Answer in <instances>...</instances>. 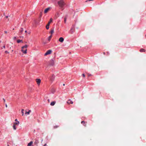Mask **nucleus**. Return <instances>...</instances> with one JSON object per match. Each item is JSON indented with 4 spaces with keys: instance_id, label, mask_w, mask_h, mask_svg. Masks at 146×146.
I'll list each match as a JSON object with an SVG mask.
<instances>
[{
    "instance_id": "2f4dec72",
    "label": "nucleus",
    "mask_w": 146,
    "mask_h": 146,
    "mask_svg": "<svg viewBox=\"0 0 146 146\" xmlns=\"http://www.w3.org/2000/svg\"><path fill=\"white\" fill-rule=\"evenodd\" d=\"M15 121H17V119H16L15 120Z\"/></svg>"
},
{
    "instance_id": "58836bf2",
    "label": "nucleus",
    "mask_w": 146,
    "mask_h": 146,
    "mask_svg": "<svg viewBox=\"0 0 146 146\" xmlns=\"http://www.w3.org/2000/svg\"><path fill=\"white\" fill-rule=\"evenodd\" d=\"M27 32V31H25V32H26V33Z\"/></svg>"
},
{
    "instance_id": "ea45409f",
    "label": "nucleus",
    "mask_w": 146,
    "mask_h": 146,
    "mask_svg": "<svg viewBox=\"0 0 146 146\" xmlns=\"http://www.w3.org/2000/svg\"><path fill=\"white\" fill-rule=\"evenodd\" d=\"M64 85H65V84H63V86H64Z\"/></svg>"
},
{
    "instance_id": "e433bc0d",
    "label": "nucleus",
    "mask_w": 146,
    "mask_h": 146,
    "mask_svg": "<svg viewBox=\"0 0 146 146\" xmlns=\"http://www.w3.org/2000/svg\"><path fill=\"white\" fill-rule=\"evenodd\" d=\"M9 19H10L9 18L8 19V21H10Z\"/></svg>"
},
{
    "instance_id": "f3484780",
    "label": "nucleus",
    "mask_w": 146,
    "mask_h": 146,
    "mask_svg": "<svg viewBox=\"0 0 146 146\" xmlns=\"http://www.w3.org/2000/svg\"><path fill=\"white\" fill-rule=\"evenodd\" d=\"M140 51L141 52H145V50L144 49H143V48H141V49H140Z\"/></svg>"
},
{
    "instance_id": "4be33fe9",
    "label": "nucleus",
    "mask_w": 146,
    "mask_h": 146,
    "mask_svg": "<svg viewBox=\"0 0 146 146\" xmlns=\"http://www.w3.org/2000/svg\"><path fill=\"white\" fill-rule=\"evenodd\" d=\"M66 18H65L64 19V22L65 23H66Z\"/></svg>"
},
{
    "instance_id": "4c0bfd02",
    "label": "nucleus",
    "mask_w": 146,
    "mask_h": 146,
    "mask_svg": "<svg viewBox=\"0 0 146 146\" xmlns=\"http://www.w3.org/2000/svg\"><path fill=\"white\" fill-rule=\"evenodd\" d=\"M48 102H49V99H48Z\"/></svg>"
},
{
    "instance_id": "a19ab883",
    "label": "nucleus",
    "mask_w": 146,
    "mask_h": 146,
    "mask_svg": "<svg viewBox=\"0 0 146 146\" xmlns=\"http://www.w3.org/2000/svg\"><path fill=\"white\" fill-rule=\"evenodd\" d=\"M7 146H9V145H7Z\"/></svg>"
},
{
    "instance_id": "5701e85b",
    "label": "nucleus",
    "mask_w": 146,
    "mask_h": 146,
    "mask_svg": "<svg viewBox=\"0 0 146 146\" xmlns=\"http://www.w3.org/2000/svg\"><path fill=\"white\" fill-rule=\"evenodd\" d=\"M23 31V29H22V28H21L20 30V31L21 32H22Z\"/></svg>"
},
{
    "instance_id": "b1692460",
    "label": "nucleus",
    "mask_w": 146,
    "mask_h": 146,
    "mask_svg": "<svg viewBox=\"0 0 146 146\" xmlns=\"http://www.w3.org/2000/svg\"><path fill=\"white\" fill-rule=\"evenodd\" d=\"M82 76H83V77H85V75L84 74H82Z\"/></svg>"
},
{
    "instance_id": "c85d7f7f",
    "label": "nucleus",
    "mask_w": 146,
    "mask_h": 146,
    "mask_svg": "<svg viewBox=\"0 0 146 146\" xmlns=\"http://www.w3.org/2000/svg\"><path fill=\"white\" fill-rule=\"evenodd\" d=\"M16 37H14L13 38V39H14V40L15 39H16Z\"/></svg>"
},
{
    "instance_id": "f257e3e1",
    "label": "nucleus",
    "mask_w": 146,
    "mask_h": 146,
    "mask_svg": "<svg viewBox=\"0 0 146 146\" xmlns=\"http://www.w3.org/2000/svg\"><path fill=\"white\" fill-rule=\"evenodd\" d=\"M57 3L60 8L62 9V10H64L63 7L65 5V3L63 0H60L57 2Z\"/></svg>"
},
{
    "instance_id": "6ab92c4d",
    "label": "nucleus",
    "mask_w": 146,
    "mask_h": 146,
    "mask_svg": "<svg viewBox=\"0 0 146 146\" xmlns=\"http://www.w3.org/2000/svg\"><path fill=\"white\" fill-rule=\"evenodd\" d=\"M52 37V35H51L48 37V40L50 41V40Z\"/></svg>"
},
{
    "instance_id": "9d476101",
    "label": "nucleus",
    "mask_w": 146,
    "mask_h": 146,
    "mask_svg": "<svg viewBox=\"0 0 146 146\" xmlns=\"http://www.w3.org/2000/svg\"><path fill=\"white\" fill-rule=\"evenodd\" d=\"M54 78H55L54 76L53 75H52V76H51V77L50 78V80L52 82L54 80Z\"/></svg>"
},
{
    "instance_id": "72a5a7b5",
    "label": "nucleus",
    "mask_w": 146,
    "mask_h": 146,
    "mask_svg": "<svg viewBox=\"0 0 146 146\" xmlns=\"http://www.w3.org/2000/svg\"><path fill=\"white\" fill-rule=\"evenodd\" d=\"M46 145V144H45L43 146H45Z\"/></svg>"
},
{
    "instance_id": "7ed1b4c3",
    "label": "nucleus",
    "mask_w": 146,
    "mask_h": 146,
    "mask_svg": "<svg viewBox=\"0 0 146 146\" xmlns=\"http://www.w3.org/2000/svg\"><path fill=\"white\" fill-rule=\"evenodd\" d=\"M52 21V19L51 18L50 19V21L48 22V23L46 25V29H49V27L50 24Z\"/></svg>"
},
{
    "instance_id": "f704fd0d",
    "label": "nucleus",
    "mask_w": 146,
    "mask_h": 146,
    "mask_svg": "<svg viewBox=\"0 0 146 146\" xmlns=\"http://www.w3.org/2000/svg\"><path fill=\"white\" fill-rule=\"evenodd\" d=\"M91 75V74H88V76H90Z\"/></svg>"
},
{
    "instance_id": "0eeeda50",
    "label": "nucleus",
    "mask_w": 146,
    "mask_h": 146,
    "mask_svg": "<svg viewBox=\"0 0 146 146\" xmlns=\"http://www.w3.org/2000/svg\"><path fill=\"white\" fill-rule=\"evenodd\" d=\"M64 40V38L62 37L60 38L59 39V41L61 42H63Z\"/></svg>"
},
{
    "instance_id": "7c9ffc66",
    "label": "nucleus",
    "mask_w": 146,
    "mask_h": 146,
    "mask_svg": "<svg viewBox=\"0 0 146 146\" xmlns=\"http://www.w3.org/2000/svg\"><path fill=\"white\" fill-rule=\"evenodd\" d=\"M5 106H6V108H7V104H6Z\"/></svg>"
},
{
    "instance_id": "412c9836",
    "label": "nucleus",
    "mask_w": 146,
    "mask_h": 146,
    "mask_svg": "<svg viewBox=\"0 0 146 146\" xmlns=\"http://www.w3.org/2000/svg\"><path fill=\"white\" fill-rule=\"evenodd\" d=\"M42 13L41 12H40V17H41L42 16Z\"/></svg>"
},
{
    "instance_id": "4468645a",
    "label": "nucleus",
    "mask_w": 146,
    "mask_h": 146,
    "mask_svg": "<svg viewBox=\"0 0 146 146\" xmlns=\"http://www.w3.org/2000/svg\"><path fill=\"white\" fill-rule=\"evenodd\" d=\"M33 144V141H31L28 143V146H31Z\"/></svg>"
},
{
    "instance_id": "f03ea898",
    "label": "nucleus",
    "mask_w": 146,
    "mask_h": 146,
    "mask_svg": "<svg viewBox=\"0 0 146 146\" xmlns=\"http://www.w3.org/2000/svg\"><path fill=\"white\" fill-rule=\"evenodd\" d=\"M27 45H25L22 47L21 51L23 53L26 54L27 53Z\"/></svg>"
},
{
    "instance_id": "dca6fc26",
    "label": "nucleus",
    "mask_w": 146,
    "mask_h": 146,
    "mask_svg": "<svg viewBox=\"0 0 146 146\" xmlns=\"http://www.w3.org/2000/svg\"><path fill=\"white\" fill-rule=\"evenodd\" d=\"M19 124V121H17V122H15L14 123V125H18Z\"/></svg>"
},
{
    "instance_id": "1a4fd4ad",
    "label": "nucleus",
    "mask_w": 146,
    "mask_h": 146,
    "mask_svg": "<svg viewBox=\"0 0 146 146\" xmlns=\"http://www.w3.org/2000/svg\"><path fill=\"white\" fill-rule=\"evenodd\" d=\"M50 8H46L45 9L44 11V13H46L48 12L50 10Z\"/></svg>"
},
{
    "instance_id": "9b49d317",
    "label": "nucleus",
    "mask_w": 146,
    "mask_h": 146,
    "mask_svg": "<svg viewBox=\"0 0 146 146\" xmlns=\"http://www.w3.org/2000/svg\"><path fill=\"white\" fill-rule=\"evenodd\" d=\"M54 62L53 60H51L50 61V64L51 65H53L54 64Z\"/></svg>"
},
{
    "instance_id": "bb28decb",
    "label": "nucleus",
    "mask_w": 146,
    "mask_h": 146,
    "mask_svg": "<svg viewBox=\"0 0 146 146\" xmlns=\"http://www.w3.org/2000/svg\"><path fill=\"white\" fill-rule=\"evenodd\" d=\"M9 17H10V16H9H9H6L5 17H6V18H7Z\"/></svg>"
},
{
    "instance_id": "a211bd4d",
    "label": "nucleus",
    "mask_w": 146,
    "mask_h": 146,
    "mask_svg": "<svg viewBox=\"0 0 146 146\" xmlns=\"http://www.w3.org/2000/svg\"><path fill=\"white\" fill-rule=\"evenodd\" d=\"M21 42H22V43L23 42L22 40H17V42L18 43H19Z\"/></svg>"
},
{
    "instance_id": "393cba45",
    "label": "nucleus",
    "mask_w": 146,
    "mask_h": 146,
    "mask_svg": "<svg viewBox=\"0 0 146 146\" xmlns=\"http://www.w3.org/2000/svg\"><path fill=\"white\" fill-rule=\"evenodd\" d=\"M58 127V126H54V128H56Z\"/></svg>"
},
{
    "instance_id": "39448f33",
    "label": "nucleus",
    "mask_w": 146,
    "mask_h": 146,
    "mask_svg": "<svg viewBox=\"0 0 146 146\" xmlns=\"http://www.w3.org/2000/svg\"><path fill=\"white\" fill-rule=\"evenodd\" d=\"M36 82L38 85H39L41 82V81L40 79H36Z\"/></svg>"
},
{
    "instance_id": "79ce46f5",
    "label": "nucleus",
    "mask_w": 146,
    "mask_h": 146,
    "mask_svg": "<svg viewBox=\"0 0 146 146\" xmlns=\"http://www.w3.org/2000/svg\"><path fill=\"white\" fill-rule=\"evenodd\" d=\"M1 42V41H0V42Z\"/></svg>"
},
{
    "instance_id": "473e14b6",
    "label": "nucleus",
    "mask_w": 146,
    "mask_h": 146,
    "mask_svg": "<svg viewBox=\"0 0 146 146\" xmlns=\"http://www.w3.org/2000/svg\"><path fill=\"white\" fill-rule=\"evenodd\" d=\"M3 48H5V45H4V46H3Z\"/></svg>"
},
{
    "instance_id": "2eb2a0df",
    "label": "nucleus",
    "mask_w": 146,
    "mask_h": 146,
    "mask_svg": "<svg viewBox=\"0 0 146 146\" xmlns=\"http://www.w3.org/2000/svg\"><path fill=\"white\" fill-rule=\"evenodd\" d=\"M55 103L56 102L55 101H53L51 103L50 105L52 106H53L54 105Z\"/></svg>"
},
{
    "instance_id": "f8f14e48",
    "label": "nucleus",
    "mask_w": 146,
    "mask_h": 146,
    "mask_svg": "<svg viewBox=\"0 0 146 146\" xmlns=\"http://www.w3.org/2000/svg\"><path fill=\"white\" fill-rule=\"evenodd\" d=\"M54 32V29H51V31H50V33L51 34V35H52V34Z\"/></svg>"
},
{
    "instance_id": "423d86ee",
    "label": "nucleus",
    "mask_w": 146,
    "mask_h": 146,
    "mask_svg": "<svg viewBox=\"0 0 146 146\" xmlns=\"http://www.w3.org/2000/svg\"><path fill=\"white\" fill-rule=\"evenodd\" d=\"M25 114H26L27 113V111L26 110L25 111ZM25 112V110L23 109H22L21 111V113H22V115L23 116L24 115V113Z\"/></svg>"
},
{
    "instance_id": "20e7f679",
    "label": "nucleus",
    "mask_w": 146,
    "mask_h": 146,
    "mask_svg": "<svg viewBox=\"0 0 146 146\" xmlns=\"http://www.w3.org/2000/svg\"><path fill=\"white\" fill-rule=\"evenodd\" d=\"M52 52V51L51 50H49L47 51V52L44 54V55L46 56L50 54Z\"/></svg>"
},
{
    "instance_id": "c9c22d12",
    "label": "nucleus",
    "mask_w": 146,
    "mask_h": 146,
    "mask_svg": "<svg viewBox=\"0 0 146 146\" xmlns=\"http://www.w3.org/2000/svg\"><path fill=\"white\" fill-rule=\"evenodd\" d=\"M3 100H4V102H5V100L4 99H3Z\"/></svg>"
},
{
    "instance_id": "a878e982",
    "label": "nucleus",
    "mask_w": 146,
    "mask_h": 146,
    "mask_svg": "<svg viewBox=\"0 0 146 146\" xmlns=\"http://www.w3.org/2000/svg\"><path fill=\"white\" fill-rule=\"evenodd\" d=\"M31 111L30 110H29V111H28V115L29 113Z\"/></svg>"
},
{
    "instance_id": "c756f323",
    "label": "nucleus",
    "mask_w": 146,
    "mask_h": 146,
    "mask_svg": "<svg viewBox=\"0 0 146 146\" xmlns=\"http://www.w3.org/2000/svg\"><path fill=\"white\" fill-rule=\"evenodd\" d=\"M5 53H8V52L7 51H5Z\"/></svg>"
},
{
    "instance_id": "aec40b11",
    "label": "nucleus",
    "mask_w": 146,
    "mask_h": 146,
    "mask_svg": "<svg viewBox=\"0 0 146 146\" xmlns=\"http://www.w3.org/2000/svg\"><path fill=\"white\" fill-rule=\"evenodd\" d=\"M13 128L14 130H15L16 129L15 125H14L13 126Z\"/></svg>"
},
{
    "instance_id": "cd10ccee",
    "label": "nucleus",
    "mask_w": 146,
    "mask_h": 146,
    "mask_svg": "<svg viewBox=\"0 0 146 146\" xmlns=\"http://www.w3.org/2000/svg\"><path fill=\"white\" fill-rule=\"evenodd\" d=\"M4 32H5V33H7V31H4Z\"/></svg>"
},
{
    "instance_id": "6e6552de",
    "label": "nucleus",
    "mask_w": 146,
    "mask_h": 146,
    "mask_svg": "<svg viewBox=\"0 0 146 146\" xmlns=\"http://www.w3.org/2000/svg\"><path fill=\"white\" fill-rule=\"evenodd\" d=\"M67 103L68 104H73V102L72 101H71L70 100H68L67 102Z\"/></svg>"
},
{
    "instance_id": "ddd939ff",
    "label": "nucleus",
    "mask_w": 146,
    "mask_h": 146,
    "mask_svg": "<svg viewBox=\"0 0 146 146\" xmlns=\"http://www.w3.org/2000/svg\"><path fill=\"white\" fill-rule=\"evenodd\" d=\"M82 124L85 127L86 126V124L85 123V122L84 121H82L81 122Z\"/></svg>"
}]
</instances>
